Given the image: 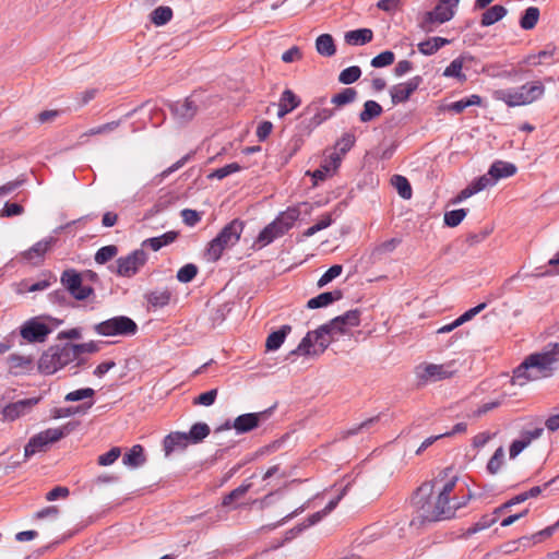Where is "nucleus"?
Returning a JSON list of instances; mask_svg holds the SVG:
<instances>
[{
  "label": "nucleus",
  "instance_id": "f257e3e1",
  "mask_svg": "<svg viewBox=\"0 0 559 559\" xmlns=\"http://www.w3.org/2000/svg\"><path fill=\"white\" fill-rule=\"evenodd\" d=\"M559 368V342H550L528 355L513 371L512 384L523 386L528 381L551 377Z\"/></svg>",
  "mask_w": 559,
  "mask_h": 559
},
{
  "label": "nucleus",
  "instance_id": "f03ea898",
  "mask_svg": "<svg viewBox=\"0 0 559 559\" xmlns=\"http://www.w3.org/2000/svg\"><path fill=\"white\" fill-rule=\"evenodd\" d=\"M433 485L424 483L412 498L415 508L414 518L411 521L412 526H420L425 523L439 521L433 500Z\"/></svg>",
  "mask_w": 559,
  "mask_h": 559
},
{
  "label": "nucleus",
  "instance_id": "7ed1b4c3",
  "mask_svg": "<svg viewBox=\"0 0 559 559\" xmlns=\"http://www.w3.org/2000/svg\"><path fill=\"white\" fill-rule=\"evenodd\" d=\"M76 360L71 343L50 346L39 358L38 368L45 374H52Z\"/></svg>",
  "mask_w": 559,
  "mask_h": 559
},
{
  "label": "nucleus",
  "instance_id": "20e7f679",
  "mask_svg": "<svg viewBox=\"0 0 559 559\" xmlns=\"http://www.w3.org/2000/svg\"><path fill=\"white\" fill-rule=\"evenodd\" d=\"M334 340V335L324 324L317 330L310 331L301 340L296 349L289 355L319 356L321 355Z\"/></svg>",
  "mask_w": 559,
  "mask_h": 559
},
{
  "label": "nucleus",
  "instance_id": "39448f33",
  "mask_svg": "<svg viewBox=\"0 0 559 559\" xmlns=\"http://www.w3.org/2000/svg\"><path fill=\"white\" fill-rule=\"evenodd\" d=\"M242 230L243 223L239 219H234L227 224L209 243L206 252L209 259L217 261L226 248L234 246L239 240Z\"/></svg>",
  "mask_w": 559,
  "mask_h": 559
},
{
  "label": "nucleus",
  "instance_id": "423d86ee",
  "mask_svg": "<svg viewBox=\"0 0 559 559\" xmlns=\"http://www.w3.org/2000/svg\"><path fill=\"white\" fill-rule=\"evenodd\" d=\"M460 0H439L432 11L426 12L420 22L419 27L431 33L440 24L450 21L454 16V8L459 5Z\"/></svg>",
  "mask_w": 559,
  "mask_h": 559
},
{
  "label": "nucleus",
  "instance_id": "0eeeda50",
  "mask_svg": "<svg viewBox=\"0 0 559 559\" xmlns=\"http://www.w3.org/2000/svg\"><path fill=\"white\" fill-rule=\"evenodd\" d=\"M299 213L296 210H288L278 216L271 224L265 226L258 236V242L262 247L271 243L278 237L285 235L293 226L294 222L298 218Z\"/></svg>",
  "mask_w": 559,
  "mask_h": 559
},
{
  "label": "nucleus",
  "instance_id": "6e6552de",
  "mask_svg": "<svg viewBox=\"0 0 559 559\" xmlns=\"http://www.w3.org/2000/svg\"><path fill=\"white\" fill-rule=\"evenodd\" d=\"M94 331L103 336H129L138 332V325L131 318L118 316L95 324Z\"/></svg>",
  "mask_w": 559,
  "mask_h": 559
},
{
  "label": "nucleus",
  "instance_id": "1a4fd4ad",
  "mask_svg": "<svg viewBox=\"0 0 559 559\" xmlns=\"http://www.w3.org/2000/svg\"><path fill=\"white\" fill-rule=\"evenodd\" d=\"M147 262V253L143 249H136L126 257H120L116 260V264L109 269L121 277H132L139 273V271Z\"/></svg>",
  "mask_w": 559,
  "mask_h": 559
},
{
  "label": "nucleus",
  "instance_id": "9d476101",
  "mask_svg": "<svg viewBox=\"0 0 559 559\" xmlns=\"http://www.w3.org/2000/svg\"><path fill=\"white\" fill-rule=\"evenodd\" d=\"M70 432L69 425L62 428H49L31 438L25 445L24 455L29 457L37 452L45 451L47 445L59 441Z\"/></svg>",
  "mask_w": 559,
  "mask_h": 559
},
{
  "label": "nucleus",
  "instance_id": "9b49d317",
  "mask_svg": "<svg viewBox=\"0 0 559 559\" xmlns=\"http://www.w3.org/2000/svg\"><path fill=\"white\" fill-rule=\"evenodd\" d=\"M433 496L435 508L437 509L436 513L438 514L439 521L454 518L456 511L465 507L472 498L471 493L462 497H457L456 495L448 497L439 493H433Z\"/></svg>",
  "mask_w": 559,
  "mask_h": 559
},
{
  "label": "nucleus",
  "instance_id": "f8f14e48",
  "mask_svg": "<svg viewBox=\"0 0 559 559\" xmlns=\"http://www.w3.org/2000/svg\"><path fill=\"white\" fill-rule=\"evenodd\" d=\"M60 282L66 290L76 300H85L94 289L83 285L82 274L74 269H68L62 272Z\"/></svg>",
  "mask_w": 559,
  "mask_h": 559
},
{
  "label": "nucleus",
  "instance_id": "ddd939ff",
  "mask_svg": "<svg viewBox=\"0 0 559 559\" xmlns=\"http://www.w3.org/2000/svg\"><path fill=\"white\" fill-rule=\"evenodd\" d=\"M452 366V364H421L416 367V376L421 383L441 381L454 374Z\"/></svg>",
  "mask_w": 559,
  "mask_h": 559
},
{
  "label": "nucleus",
  "instance_id": "4468645a",
  "mask_svg": "<svg viewBox=\"0 0 559 559\" xmlns=\"http://www.w3.org/2000/svg\"><path fill=\"white\" fill-rule=\"evenodd\" d=\"M20 333L29 343H43L51 333V328L41 322L39 318H33L21 326Z\"/></svg>",
  "mask_w": 559,
  "mask_h": 559
},
{
  "label": "nucleus",
  "instance_id": "2eb2a0df",
  "mask_svg": "<svg viewBox=\"0 0 559 559\" xmlns=\"http://www.w3.org/2000/svg\"><path fill=\"white\" fill-rule=\"evenodd\" d=\"M325 98L321 97L309 104L302 111L301 117L310 116L308 132H311L314 128L320 126L322 122L330 119L333 115L331 109L324 108L323 105Z\"/></svg>",
  "mask_w": 559,
  "mask_h": 559
},
{
  "label": "nucleus",
  "instance_id": "dca6fc26",
  "mask_svg": "<svg viewBox=\"0 0 559 559\" xmlns=\"http://www.w3.org/2000/svg\"><path fill=\"white\" fill-rule=\"evenodd\" d=\"M360 323V311L357 309L349 310L342 316L335 317L329 323L324 325L335 336L338 334H345L350 328L358 326Z\"/></svg>",
  "mask_w": 559,
  "mask_h": 559
},
{
  "label": "nucleus",
  "instance_id": "f3484780",
  "mask_svg": "<svg viewBox=\"0 0 559 559\" xmlns=\"http://www.w3.org/2000/svg\"><path fill=\"white\" fill-rule=\"evenodd\" d=\"M423 79L414 76L405 83H400L391 87L390 95L394 105L405 103L412 94L419 87Z\"/></svg>",
  "mask_w": 559,
  "mask_h": 559
},
{
  "label": "nucleus",
  "instance_id": "a211bd4d",
  "mask_svg": "<svg viewBox=\"0 0 559 559\" xmlns=\"http://www.w3.org/2000/svg\"><path fill=\"white\" fill-rule=\"evenodd\" d=\"M56 242L53 237L43 239L33 245L28 250L21 253V258L27 262L38 265L43 262L45 254L51 249Z\"/></svg>",
  "mask_w": 559,
  "mask_h": 559
},
{
  "label": "nucleus",
  "instance_id": "6ab92c4d",
  "mask_svg": "<svg viewBox=\"0 0 559 559\" xmlns=\"http://www.w3.org/2000/svg\"><path fill=\"white\" fill-rule=\"evenodd\" d=\"M38 402L39 397H31L11 403L2 409L1 418L3 420H14L28 413Z\"/></svg>",
  "mask_w": 559,
  "mask_h": 559
},
{
  "label": "nucleus",
  "instance_id": "aec40b11",
  "mask_svg": "<svg viewBox=\"0 0 559 559\" xmlns=\"http://www.w3.org/2000/svg\"><path fill=\"white\" fill-rule=\"evenodd\" d=\"M450 469L442 471L429 485H433V493L441 496L453 497L454 489L457 483V476L450 475Z\"/></svg>",
  "mask_w": 559,
  "mask_h": 559
},
{
  "label": "nucleus",
  "instance_id": "412c9836",
  "mask_svg": "<svg viewBox=\"0 0 559 559\" xmlns=\"http://www.w3.org/2000/svg\"><path fill=\"white\" fill-rule=\"evenodd\" d=\"M544 432V428L536 427L533 430H524L521 437L514 440L509 448L510 459H515L524 449H526L534 440L538 439Z\"/></svg>",
  "mask_w": 559,
  "mask_h": 559
},
{
  "label": "nucleus",
  "instance_id": "4be33fe9",
  "mask_svg": "<svg viewBox=\"0 0 559 559\" xmlns=\"http://www.w3.org/2000/svg\"><path fill=\"white\" fill-rule=\"evenodd\" d=\"M266 416L267 412L243 414L235 419L233 427L240 433L248 432L257 428Z\"/></svg>",
  "mask_w": 559,
  "mask_h": 559
},
{
  "label": "nucleus",
  "instance_id": "5701e85b",
  "mask_svg": "<svg viewBox=\"0 0 559 559\" xmlns=\"http://www.w3.org/2000/svg\"><path fill=\"white\" fill-rule=\"evenodd\" d=\"M524 105H530L539 99L545 93V86L542 81H532L516 87Z\"/></svg>",
  "mask_w": 559,
  "mask_h": 559
},
{
  "label": "nucleus",
  "instance_id": "b1692460",
  "mask_svg": "<svg viewBox=\"0 0 559 559\" xmlns=\"http://www.w3.org/2000/svg\"><path fill=\"white\" fill-rule=\"evenodd\" d=\"M516 173V166L512 163L496 160L485 175L490 180V186H493L499 179L508 178Z\"/></svg>",
  "mask_w": 559,
  "mask_h": 559
},
{
  "label": "nucleus",
  "instance_id": "393cba45",
  "mask_svg": "<svg viewBox=\"0 0 559 559\" xmlns=\"http://www.w3.org/2000/svg\"><path fill=\"white\" fill-rule=\"evenodd\" d=\"M170 109L179 121L187 122L195 116L198 106L193 99L186 98L182 102L171 104Z\"/></svg>",
  "mask_w": 559,
  "mask_h": 559
},
{
  "label": "nucleus",
  "instance_id": "a878e982",
  "mask_svg": "<svg viewBox=\"0 0 559 559\" xmlns=\"http://www.w3.org/2000/svg\"><path fill=\"white\" fill-rule=\"evenodd\" d=\"M190 440L187 437L186 432H171L167 435L164 439V452L166 456H169L174 451H182L189 444Z\"/></svg>",
  "mask_w": 559,
  "mask_h": 559
},
{
  "label": "nucleus",
  "instance_id": "bb28decb",
  "mask_svg": "<svg viewBox=\"0 0 559 559\" xmlns=\"http://www.w3.org/2000/svg\"><path fill=\"white\" fill-rule=\"evenodd\" d=\"M487 187H490V180L488 179L487 176H480L471 185H468L465 189H463L453 200V203H460L466 200L467 198H471L475 193L483 191Z\"/></svg>",
  "mask_w": 559,
  "mask_h": 559
},
{
  "label": "nucleus",
  "instance_id": "cd10ccee",
  "mask_svg": "<svg viewBox=\"0 0 559 559\" xmlns=\"http://www.w3.org/2000/svg\"><path fill=\"white\" fill-rule=\"evenodd\" d=\"M300 105V99L294 94L290 90H285L278 102V112L277 116L280 118L285 117L287 114L293 111Z\"/></svg>",
  "mask_w": 559,
  "mask_h": 559
},
{
  "label": "nucleus",
  "instance_id": "c85d7f7f",
  "mask_svg": "<svg viewBox=\"0 0 559 559\" xmlns=\"http://www.w3.org/2000/svg\"><path fill=\"white\" fill-rule=\"evenodd\" d=\"M342 296L343 295L341 290L325 292L318 295L317 297L309 299L307 307L309 309L322 308L329 306L333 301L340 300Z\"/></svg>",
  "mask_w": 559,
  "mask_h": 559
},
{
  "label": "nucleus",
  "instance_id": "c756f323",
  "mask_svg": "<svg viewBox=\"0 0 559 559\" xmlns=\"http://www.w3.org/2000/svg\"><path fill=\"white\" fill-rule=\"evenodd\" d=\"M373 38V32L370 28H359L349 31L345 34V41L348 45L361 46L370 43Z\"/></svg>",
  "mask_w": 559,
  "mask_h": 559
},
{
  "label": "nucleus",
  "instance_id": "7c9ffc66",
  "mask_svg": "<svg viewBox=\"0 0 559 559\" xmlns=\"http://www.w3.org/2000/svg\"><path fill=\"white\" fill-rule=\"evenodd\" d=\"M502 512H497V508L490 514L483 515L476 523H474L471 527L467 528L466 535L471 536L478 532H481L486 528L491 527L497 521Z\"/></svg>",
  "mask_w": 559,
  "mask_h": 559
},
{
  "label": "nucleus",
  "instance_id": "2f4dec72",
  "mask_svg": "<svg viewBox=\"0 0 559 559\" xmlns=\"http://www.w3.org/2000/svg\"><path fill=\"white\" fill-rule=\"evenodd\" d=\"M124 465L136 468L145 463L144 449L140 444L133 445L122 459Z\"/></svg>",
  "mask_w": 559,
  "mask_h": 559
},
{
  "label": "nucleus",
  "instance_id": "473e14b6",
  "mask_svg": "<svg viewBox=\"0 0 559 559\" xmlns=\"http://www.w3.org/2000/svg\"><path fill=\"white\" fill-rule=\"evenodd\" d=\"M495 98L506 103L509 107L525 106L516 88L498 90Z\"/></svg>",
  "mask_w": 559,
  "mask_h": 559
},
{
  "label": "nucleus",
  "instance_id": "72a5a7b5",
  "mask_svg": "<svg viewBox=\"0 0 559 559\" xmlns=\"http://www.w3.org/2000/svg\"><path fill=\"white\" fill-rule=\"evenodd\" d=\"M317 52L323 57H332L336 52L334 39L330 34H322L316 39Z\"/></svg>",
  "mask_w": 559,
  "mask_h": 559
},
{
  "label": "nucleus",
  "instance_id": "f704fd0d",
  "mask_svg": "<svg viewBox=\"0 0 559 559\" xmlns=\"http://www.w3.org/2000/svg\"><path fill=\"white\" fill-rule=\"evenodd\" d=\"M507 9L503 5L496 4L486 10L481 15V26H490L496 22L502 20L507 14Z\"/></svg>",
  "mask_w": 559,
  "mask_h": 559
},
{
  "label": "nucleus",
  "instance_id": "c9c22d12",
  "mask_svg": "<svg viewBox=\"0 0 559 559\" xmlns=\"http://www.w3.org/2000/svg\"><path fill=\"white\" fill-rule=\"evenodd\" d=\"M177 231H167L159 237L148 238L143 241L142 246H148L152 250L158 251L162 247L167 246L176 240Z\"/></svg>",
  "mask_w": 559,
  "mask_h": 559
},
{
  "label": "nucleus",
  "instance_id": "e433bc0d",
  "mask_svg": "<svg viewBox=\"0 0 559 559\" xmlns=\"http://www.w3.org/2000/svg\"><path fill=\"white\" fill-rule=\"evenodd\" d=\"M292 331L289 325H283L280 330L271 333L266 338V349L267 350H276L284 343L286 335Z\"/></svg>",
  "mask_w": 559,
  "mask_h": 559
},
{
  "label": "nucleus",
  "instance_id": "4c0bfd02",
  "mask_svg": "<svg viewBox=\"0 0 559 559\" xmlns=\"http://www.w3.org/2000/svg\"><path fill=\"white\" fill-rule=\"evenodd\" d=\"M170 296L168 289H156L146 294V300L152 307L160 308L168 305Z\"/></svg>",
  "mask_w": 559,
  "mask_h": 559
},
{
  "label": "nucleus",
  "instance_id": "58836bf2",
  "mask_svg": "<svg viewBox=\"0 0 559 559\" xmlns=\"http://www.w3.org/2000/svg\"><path fill=\"white\" fill-rule=\"evenodd\" d=\"M211 432L210 426L205 423L194 424L189 432H186L190 442L197 444L203 441Z\"/></svg>",
  "mask_w": 559,
  "mask_h": 559
},
{
  "label": "nucleus",
  "instance_id": "ea45409f",
  "mask_svg": "<svg viewBox=\"0 0 559 559\" xmlns=\"http://www.w3.org/2000/svg\"><path fill=\"white\" fill-rule=\"evenodd\" d=\"M392 186L396 189L401 198L408 200L412 198L413 191L409 181L406 177L394 175L391 178Z\"/></svg>",
  "mask_w": 559,
  "mask_h": 559
},
{
  "label": "nucleus",
  "instance_id": "a19ab883",
  "mask_svg": "<svg viewBox=\"0 0 559 559\" xmlns=\"http://www.w3.org/2000/svg\"><path fill=\"white\" fill-rule=\"evenodd\" d=\"M382 114V107L374 100H367L364 104V109L359 114L361 122H368L379 117Z\"/></svg>",
  "mask_w": 559,
  "mask_h": 559
},
{
  "label": "nucleus",
  "instance_id": "79ce46f5",
  "mask_svg": "<svg viewBox=\"0 0 559 559\" xmlns=\"http://www.w3.org/2000/svg\"><path fill=\"white\" fill-rule=\"evenodd\" d=\"M539 19V10L536 7H530L524 11L520 20V26L523 29H532L536 26Z\"/></svg>",
  "mask_w": 559,
  "mask_h": 559
},
{
  "label": "nucleus",
  "instance_id": "37998d69",
  "mask_svg": "<svg viewBox=\"0 0 559 559\" xmlns=\"http://www.w3.org/2000/svg\"><path fill=\"white\" fill-rule=\"evenodd\" d=\"M173 17V10L169 7H158L151 13V21L156 26L168 23Z\"/></svg>",
  "mask_w": 559,
  "mask_h": 559
},
{
  "label": "nucleus",
  "instance_id": "c03bdc74",
  "mask_svg": "<svg viewBox=\"0 0 559 559\" xmlns=\"http://www.w3.org/2000/svg\"><path fill=\"white\" fill-rule=\"evenodd\" d=\"M356 97H357L356 90L352 88V87H346L341 93L335 94L332 97L331 103L336 106H344V105L353 103L356 99Z\"/></svg>",
  "mask_w": 559,
  "mask_h": 559
},
{
  "label": "nucleus",
  "instance_id": "a18cd8bd",
  "mask_svg": "<svg viewBox=\"0 0 559 559\" xmlns=\"http://www.w3.org/2000/svg\"><path fill=\"white\" fill-rule=\"evenodd\" d=\"M504 460V450L502 447H499L493 455L489 459L486 469L489 474L495 475L497 474L501 466L503 465Z\"/></svg>",
  "mask_w": 559,
  "mask_h": 559
},
{
  "label": "nucleus",
  "instance_id": "49530a36",
  "mask_svg": "<svg viewBox=\"0 0 559 559\" xmlns=\"http://www.w3.org/2000/svg\"><path fill=\"white\" fill-rule=\"evenodd\" d=\"M73 347H74V354H75V357H76V365L75 367L80 366L81 364L84 362L83 359H80V355L83 354V353H90V354H93V353H96L99 350V346L96 342L94 341H91V342H87V343H83V344H73Z\"/></svg>",
  "mask_w": 559,
  "mask_h": 559
},
{
  "label": "nucleus",
  "instance_id": "de8ad7c7",
  "mask_svg": "<svg viewBox=\"0 0 559 559\" xmlns=\"http://www.w3.org/2000/svg\"><path fill=\"white\" fill-rule=\"evenodd\" d=\"M463 60L460 58L454 59L444 70V76H453L459 79V81H465L466 76L462 73Z\"/></svg>",
  "mask_w": 559,
  "mask_h": 559
},
{
  "label": "nucleus",
  "instance_id": "09e8293b",
  "mask_svg": "<svg viewBox=\"0 0 559 559\" xmlns=\"http://www.w3.org/2000/svg\"><path fill=\"white\" fill-rule=\"evenodd\" d=\"M251 486L252 485L250 483L242 484L239 487H237L236 489L231 490L228 495H226L223 498L222 504L224 507L230 506L235 500L240 499L241 497H243L249 491Z\"/></svg>",
  "mask_w": 559,
  "mask_h": 559
},
{
  "label": "nucleus",
  "instance_id": "8fccbe9b",
  "mask_svg": "<svg viewBox=\"0 0 559 559\" xmlns=\"http://www.w3.org/2000/svg\"><path fill=\"white\" fill-rule=\"evenodd\" d=\"M361 75V70L357 66H352L349 68L344 69L340 75L338 81L343 84H352L356 82Z\"/></svg>",
  "mask_w": 559,
  "mask_h": 559
},
{
  "label": "nucleus",
  "instance_id": "3c124183",
  "mask_svg": "<svg viewBox=\"0 0 559 559\" xmlns=\"http://www.w3.org/2000/svg\"><path fill=\"white\" fill-rule=\"evenodd\" d=\"M118 253V248L114 245L105 246L98 249L95 254V261L98 264H105L106 262L114 259Z\"/></svg>",
  "mask_w": 559,
  "mask_h": 559
},
{
  "label": "nucleus",
  "instance_id": "603ef678",
  "mask_svg": "<svg viewBox=\"0 0 559 559\" xmlns=\"http://www.w3.org/2000/svg\"><path fill=\"white\" fill-rule=\"evenodd\" d=\"M466 214H467V212L465 209L445 212L444 224L449 227H456L457 225L461 224V222L464 219Z\"/></svg>",
  "mask_w": 559,
  "mask_h": 559
},
{
  "label": "nucleus",
  "instance_id": "864d4df0",
  "mask_svg": "<svg viewBox=\"0 0 559 559\" xmlns=\"http://www.w3.org/2000/svg\"><path fill=\"white\" fill-rule=\"evenodd\" d=\"M400 243L401 240L397 238L386 240L374 248V250L372 251V255L374 258H381L383 254L394 251Z\"/></svg>",
  "mask_w": 559,
  "mask_h": 559
},
{
  "label": "nucleus",
  "instance_id": "5fc2aeb1",
  "mask_svg": "<svg viewBox=\"0 0 559 559\" xmlns=\"http://www.w3.org/2000/svg\"><path fill=\"white\" fill-rule=\"evenodd\" d=\"M559 527V520L554 524L550 525L535 534H533L531 537H522L520 540H532L533 543H539L548 537H550L555 531Z\"/></svg>",
  "mask_w": 559,
  "mask_h": 559
},
{
  "label": "nucleus",
  "instance_id": "6e6d98bb",
  "mask_svg": "<svg viewBox=\"0 0 559 559\" xmlns=\"http://www.w3.org/2000/svg\"><path fill=\"white\" fill-rule=\"evenodd\" d=\"M559 527V520L554 524L550 525L535 534H533L531 537H522L520 540H532L533 543H539L548 537H550L555 531Z\"/></svg>",
  "mask_w": 559,
  "mask_h": 559
},
{
  "label": "nucleus",
  "instance_id": "4d7b16f0",
  "mask_svg": "<svg viewBox=\"0 0 559 559\" xmlns=\"http://www.w3.org/2000/svg\"><path fill=\"white\" fill-rule=\"evenodd\" d=\"M356 136L352 132H346L342 135V138L336 142V148H338L342 155L346 154L355 144Z\"/></svg>",
  "mask_w": 559,
  "mask_h": 559
},
{
  "label": "nucleus",
  "instance_id": "13d9d810",
  "mask_svg": "<svg viewBox=\"0 0 559 559\" xmlns=\"http://www.w3.org/2000/svg\"><path fill=\"white\" fill-rule=\"evenodd\" d=\"M394 59H395L394 53L392 51H390V50H385V51L379 53L378 56H376L371 60V66L373 68L388 67V66H391L394 62Z\"/></svg>",
  "mask_w": 559,
  "mask_h": 559
},
{
  "label": "nucleus",
  "instance_id": "bf43d9fd",
  "mask_svg": "<svg viewBox=\"0 0 559 559\" xmlns=\"http://www.w3.org/2000/svg\"><path fill=\"white\" fill-rule=\"evenodd\" d=\"M343 271V266L340 264L332 265L318 281V287H323L340 276Z\"/></svg>",
  "mask_w": 559,
  "mask_h": 559
},
{
  "label": "nucleus",
  "instance_id": "052dcab7",
  "mask_svg": "<svg viewBox=\"0 0 559 559\" xmlns=\"http://www.w3.org/2000/svg\"><path fill=\"white\" fill-rule=\"evenodd\" d=\"M93 405V402H88L84 404L83 406H71V407H62V408H56L53 411L52 417L53 418H62V417H69L76 413H79L83 408H91Z\"/></svg>",
  "mask_w": 559,
  "mask_h": 559
},
{
  "label": "nucleus",
  "instance_id": "680f3d73",
  "mask_svg": "<svg viewBox=\"0 0 559 559\" xmlns=\"http://www.w3.org/2000/svg\"><path fill=\"white\" fill-rule=\"evenodd\" d=\"M121 455V450L118 447L111 448L108 452L98 456V464L100 466H108L115 463L118 457Z\"/></svg>",
  "mask_w": 559,
  "mask_h": 559
},
{
  "label": "nucleus",
  "instance_id": "e2e57ef3",
  "mask_svg": "<svg viewBox=\"0 0 559 559\" xmlns=\"http://www.w3.org/2000/svg\"><path fill=\"white\" fill-rule=\"evenodd\" d=\"M241 169L240 165L238 163H231L228 165H225L224 167H221L216 170H214L209 178H216V179H223L234 173H237Z\"/></svg>",
  "mask_w": 559,
  "mask_h": 559
},
{
  "label": "nucleus",
  "instance_id": "0e129e2a",
  "mask_svg": "<svg viewBox=\"0 0 559 559\" xmlns=\"http://www.w3.org/2000/svg\"><path fill=\"white\" fill-rule=\"evenodd\" d=\"M332 224V218L330 214H325L321 217L318 223H316L313 226L309 227L304 231V237H311L318 231L329 227Z\"/></svg>",
  "mask_w": 559,
  "mask_h": 559
},
{
  "label": "nucleus",
  "instance_id": "69168bd1",
  "mask_svg": "<svg viewBox=\"0 0 559 559\" xmlns=\"http://www.w3.org/2000/svg\"><path fill=\"white\" fill-rule=\"evenodd\" d=\"M197 273L198 267L194 264H186L178 271L177 278L181 283H189L195 277Z\"/></svg>",
  "mask_w": 559,
  "mask_h": 559
},
{
  "label": "nucleus",
  "instance_id": "338daca9",
  "mask_svg": "<svg viewBox=\"0 0 559 559\" xmlns=\"http://www.w3.org/2000/svg\"><path fill=\"white\" fill-rule=\"evenodd\" d=\"M95 394V391L91 388L80 389L72 391L66 395V401L68 402H76L82 401L84 399H91Z\"/></svg>",
  "mask_w": 559,
  "mask_h": 559
},
{
  "label": "nucleus",
  "instance_id": "774afa93",
  "mask_svg": "<svg viewBox=\"0 0 559 559\" xmlns=\"http://www.w3.org/2000/svg\"><path fill=\"white\" fill-rule=\"evenodd\" d=\"M216 396H217V389H213V390L204 392V393L200 394L198 397H195L193 401V404L211 406L214 404Z\"/></svg>",
  "mask_w": 559,
  "mask_h": 559
}]
</instances>
